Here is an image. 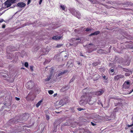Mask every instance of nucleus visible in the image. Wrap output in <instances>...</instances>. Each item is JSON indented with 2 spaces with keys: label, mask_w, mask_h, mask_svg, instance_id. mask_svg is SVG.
Wrapping results in <instances>:
<instances>
[{
  "label": "nucleus",
  "mask_w": 133,
  "mask_h": 133,
  "mask_svg": "<svg viewBox=\"0 0 133 133\" xmlns=\"http://www.w3.org/2000/svg\"><path fill=\"white\" fill-rule=\"evenodd\" d=\"M103 92V91L101 90L96 92H93L91 93H85L81 98V99L79 102L80 104L81 105H83L87 104L89 101H90L91 96L96 95H100Z\"/></svg>",
  "instance_id": "obj_1"
},
{
  "label": "nucleus",
  "mask_w": 133,
  "mask_h": 133,
  "mask_svg": "<svg viewBox=\"0 0 133 133\" xmlns=\"http://www.w3.org/2000/svg\"><path fill=\"white\" fill-rule=\"evenodd\" d=\"M71 12L72 15H74L78 18H79L80 17L81 15L78 12H77L74 10L72 11L71 10Z\"/></svg>",
  "instance_id": "obj_2"
},
{
  "label": "nucleus",
  "mask_w": 133,
  "mask_h": 133,
  "mask_svg": "<svg viewBox=\"0 0 133 133\" xmlns=\"http://www.w3.org/2000/svg\"><path fill=\"white\" fill-rule=\"evenodd\" d=\"M130 85L129 81H125L123 85V88L125 89H128Z\"/></svg>",
  "instance_id": "obj_3"
},
{
  "label": "nucleus",
  "mask_w": 133,
  "mask_h": 133,
  "mask_svg": "<svg viewBox=\"0 0 133 133\" xmlns=\"http://www.w3.org/2000/svg\"><path fill=\"white\" fill-rule=\"evenodd\" d=\"M34 83L31 81L28 82L26 84V87L28 89L30 88H31L32 85Z\"/></svg>",
  "instance_id": "obj_4"
},
{
  "label": "nucleus",
  "mask_w": 133,
  "mask_h": 133,
  "mask_svg": "<svg viewBox=\"0 0 133 133\" xmlns=\"http://www.w3.org/2000/svg\"><path fill=\"white\" fill-rule=\"evenodd\" d=\"M67 101V99L66 98L61 100L59 102V104L62 105L65 104Z\"/></svg>",
  "instance_id": "obj_5"
},
{
  "label": "nucleus",
  "mask_w": 133,
  "mask_h": 133,
  "mask_svg": "<svg viewBox=\"0 0 133 133\" xmlns=\"http://www.w3.org/2000/svg\"><path fill=\"white\" fill-rule=\"evenodd\" d=\"M26 5V4L23 2H19L17 4V6L21 8L24 7Z\"/></svg>",
  "instance_id": "obj_6"
},
{
  "label": "nucleus",
  "mask_w": 133,
  "mask_h": 133,
  "mask_svg": "<svg viewBox=\"0 0 133 133\" xmlns=\"http://www.w3.org/2000/svg\"><path fill=\"white\" fill-rule=\"evenodd\" d=\"M12 3L9 0H8L5 3V4L8 7H10Z\"/></svg>",
  "instance_id": "obj_7"
},
{
  "label": "nucleus",
  "mask_w": 133,
  "mask_h": 133,
  "mask_svg": "<svg viewBox=\"0 0 133 133\" xmlns=\"http://www.w3.org/2000/svg\"><path fill=\"white\" fill-rule=\"evenodd\" d=\"M61 38V36H54L52 37V39H54L58 40Z\"/></svg>",
  "instance_id": "obj_8"
},
{
  "label": "nucleus",
  "mask_w": 133,
  "mask_h": 133,
  "mask_svg": "<svg viewBox=\"0 0 133 133\" xmlns=\"http://www.w3.org/2000/svg\"><path fill=\"white\" fill-rule=\"evenodd\" d=\"M99 31H97L95 32L94 33L91 34L90 35V36H91L92 35H97L99 34Z\"/></svg>",
  "instance_id": "obj_9"
},
{
  "label": "nucleus",
  "mask_w": 133,
  "mask_h": 133,
  "mask_svg": "<svg viewBox=\"0 0 133 133\" xmlns=\"http://www.w3.org/2000/svg\"><path fill=\"white\" fill-rule=\"evenodd\" d=\"M42 102V100H41L39 101L37 104L36 105V106L37 107H38L41 104V103Z\"/></svg>",
  "instance_id": "obj_10"
},
{
  "label": "nucleus",
  "mask_w": 133,
  "mask_h": 133,
  "mask_svg": "<svg viewBox=\"0 0 133 133\" xmlns=\"http://www.w3.org/2000/svg\"><path fill=\"white\" fill-rule=\"evenodd\" d=\"M51 76H50L48 77L47 78L45 79V81H49L51 79Z\"/></svg>",
  "instance_id": "obj_11"
},
{
  "label": "nucleus",
  "mask_w": 133,
  "mask_h": 133,
  "mask_svg": "<svg viewBox=\"0 0 133 133\" xmlns=\"http://www.w3.org/2000/svg\"><path fill=\"white\" fill-rule=\"evenodd\" d=\"M60 7L63 10L66 11L65 10V6L63 5H61Z\"/></svg>",
  "instance_id": "obj_12"
},
{
  "label": "nucleus",
  "mask_w": 133,
  "mask_h": 133,
  "mask_svg": "<svg viewBox=\"0 0 133 133\" xmlns=\"http://www.w3.org/2000/svg\"><path fill=\"white\" fill-rule=\"evenodd\" d=\"M120 79L119 75H117L114 77V79L115 80H117Z\"/></svg>",
  "instance_id": "obj_13"
},
{
  "label": "nucleus",
  "mask_w": 133,
  "mask_h": 133,
  "mask_svg": "<svg viewBox=\"0 0 133 133\" xmlns=\"http://www.w3.org/2000/svg\"><path fill=\"white\" fill-rule=\"evenodd\" d=\"M65 72L64 71V72H61L59 73V74H58V75L57 76L59 77V76L61 75H62L63 74H64Z\"/></svg>",
  "instance_id": "obj_14"
},
{
  "label": "nucleus",
  "mask_w": 133,
  "mask_h": 133,
  "mask_svg": "<svg viewBox=\"0 0 133 133\" xmlns=\"http://www.w3.org/2000/svg\"><path fill=\"white\" fill-rule=\"evenodd\" d=\"M48 93L50 94L51 95L54 93V91L52 90H49L48 91Z\"/></svg>",
  "instance_id": "obj_15"
},
{
  "label": "nucleus",
  "mask_w": 133,
  "mask_h": 133,
  "mask_svg": "<svg viewBox=\"0 0 133 133\" xmlns=\"http://www.w3.org/2000/svg\"><path fill=\"white\" fill-rule=\"evenodd\" d=\"M24 65L27 68L28 67V63L27 62H25V63Z\"/></svg>",
  "instance_id": "obj_16"
},
{
  "label": "nucleus",
  "mask_w": 133,
  "mask_h": 133,
  "mask_svg": "<svg viewBox=\"0 0 133 133\" xmlns=\"http://www.w3.org/2000/svg\"><path fill=\"white\" fill-rule=\"evenodd\" d=\"M10 2H11L12 3H14L15 2V0H9Z\"/></svg>",
  "instance_id": "obj_17"
},
{
  "label": "nucleus",
  "mask_w": 133,
  "mask_h": 133,
  "mask_svg": "<svg viewBox=\"0 0 133 133\" xmlns=\"http://www.w3.org/2000/svg\"><path fill=\"white\" fill-rule=\"evenodd\" d=\"M91 30V29L89 28H87L86 29V30H85V31H88Z\"/></svg>",
  "instance_id": "obj_18"
},
{
  "label": "nucleus",
  "mask_w": 133,
  "mask_h": 133,
  "mask_svg": "<svg viewBox=\"0 0 133 133\" xmlns=\"http://www.w3.org/2000/svg\"><path fill=\"white\" fill-rule=\"evenodd\" d=\"M77 110L79 111H81V110H83L84 109L83 108H77Z\"/></svg>",
  "instance_id": "obj_19"
},
{
  "label": "nucleus",
  "mask_w": 133,
  "mask_h": 133,
  "mask_svg": "<svg viewBox=\"0 0 133 133\" xmlns=\"http://www.w3.org/2000/svg\"><path fill=\"white\" fill-rule=\"evenodd\" d=\"M30 69L31 71H33V67L32 66H30Z\"/></svg>",
  "instance_id": "obj_20"
},
{
  "label": "nucleus",
  "mask_w": 133,
  "mask_h": 133,
  "mask_svg": "<svg viewBox=\"0 0 133 133\" xmlns=\"http://www.w3.org/2000/svg\"><path fill=\"white\" fill-rule=\"evenodd\" d=\"M119 78H123L124 77V76L122 75H119Z\"/></svg>",
  "instance_id": "obj_21"
},
{
  "label": "nucleus",
  "mask_w": 133,
  "mask_h": 133,
  "mask_svg": "<svg viewBox=\"0 0 133 133\" xmlns=\"http://www.w3.org/2000/svg\"><path fill=\"white\" fill-rule=\"evenodd\" d=\"M62 45V44H58L57 45V48L60 47Z\"/></svg>",
  "instance_id": "obj_22"
},
{
  "label": "nucleus",
  "mask_w": 133,
  "mask_h": 133,
  "mask_svg": "<svg viewBox=\"0 0 133 133\" xmlns=\"http://www.w3.org/2000/svg\"><path fill=\"white\" fill-rule=\"evenodd\" d=\"M46 119L47 120H48L49 119V117L48 115H46Z\"/></svg>",
  "instance_id": "obj_23"
},
{
  "label": "nucleus",
  "mask_w": 133,
  "mask_h": 133,
  "mask_svg": "<svg viewBox=\"0 0 133 133\" xmlns=\"http://www.w3.org/2000/svg\"><path fill=\"white\" fill-rule=\"evenodd\" d=\"M91 123L92 125L93 126H95L96 125V124L95 123H94L92 122H91Z\"/></svg>",
  "instance_id": "obj_24"
},
{
  "label": "nucleus",
  "mask_w": 133,
  "mask_h": 133,
  "mask_svg": "<svg viewBox=\"0 0 133 133\" xmlns=\"http://www.w3.org/2000/svg\"><path fill=\"white\" fill-rule=\"evenodd\" d=\"M130 132H133V128H131L130 129Z\"/></svg>",
  "instance_id": "obj_25"
},
{
  "label": "nucleus",
  "mask_w": 133,
  "mask_h": 133,
  "mask_svg": "<svg viewBox=\"0 0 133 133\" xmlns=\"http://www.w3.org/2000/svg\"><path fill=\"white\" fill-rule=\"evenodd\" d=\"M31 2V0H28L27 3V4H29Z\"/></svg>",
  "instance_id": "obj_26"
},
{
  "label": "nucleus",
  "mask_w": 133,
  "mask_h": 133,
  "mask_svg": "<svg viewBox=\"0 0 133 133\" xmlns=\"http://www.w3.org/2000/svg\"><path fill=\"white\" fill-rule=\"evenodd\" d=\"M15 99L17 101H18L20 99V98H19L17 97H15Z\"/></svg>",
  "instance_id": "obj_27"
},
{
  "label": "nucleus",
  "mask_w": 133,
  "mask_h": 133,
  "mask_svg": "<svg viewBox=\"0 0 133 133\" xmlns=\"http://www.w3.org/2000/svg\"><path fill=\"white\" fill-rule=\"evenodd\" d=\"M103 51V50L102 49H101V50H99V52H101V53H102Z\"/></svg>",
  "instance_id": "obj_28"
},
{
  "label": "nucleus",
  "mask_w": 133,
  "mask_h": 133,
  "mask_svg": "<svg viewBox=\"0 0 133 133\" xmlns=\"http://www.w3.org/2000/svg\"><path fill=\"white\" fill-rule=\"evenodd\" d=\"M89 1L91 2V3H95V2H94L93 1H92V0H89Z\"/></svg>",
  "instance_id": "obj_29"
},
{
  "label": "nucleus",
  "mask_w": 133,
  "mask_h": 133,
  "mask_svg": "<svg viewBox=\"0 0 133 133\" xmlns=\"http://www.w3.org/2000/svg\"><path fill=\"white\" fill-rule=\"evenodd\" d=\"M42 1V0H40L39 1V4H41Z\"/></svg>",
  "instance_id": "obj_30"
},
{
  "label": "nucleus",
  "mask_w": 133,
  "mask_h": 133,
  "mask_svg": "<svg viewBox=\"0 0 133 133\" xmlns=\"http://www.w3.org/2000/svg\"><path fill=\"white\" fill-rule=\"evenodd\" d=\"M3 28H5V25H2V27Z\"/></svg>",
  "instance_id": "obj_31"
},
{
  "label": "nucleus",
  "mask_w": 133,
  "mask_h": 133,
  "mask_svg": "<svg viewBox=\"0 0 133 133\" xmlns=\"http://www.w3.org/2000/svg\"><path fill=\"white\" fill-rule=\"evenodd\" d=\"M114 70L113 69H112L111 70V72H114Z\"/></svg>",
  "instance_id": "obj_32"
},
{
  "label": "nucleus",
  "mask_w": 133,
  "mask_h": 133,
  "mask_svg": "<svg viewBox=\"0 0 133 133\" xmlns=\"http://www.w3.org/2000/svg\"><path fill=\"white\" fill-rule=\"evenodd\" d=\"M80 56H84V57H85V56H83V55H82V53H80Z\"/></svg>",
  "instance_id": "obj_33"
},
{
  "label": "nucleus",
  "mask_w": 133,
  "mask_h": 133,
  "mask_svg": "<svg viewBox=\"0 0 133 133\" xmlns=\"http://www.w3.org/2000/svg\"><path fill=\"white\" fill-rule=\"evenodd\" d=\"M3 19H1L0 20V23L2 22L3 21Z\"/></svg>",
  "instance_id": "obj_34"
},
{
  "label": "nucleus",
  "mask_w": 133,
  "mask_h": 133,
  "mask_svg": "<svg viewBox=\"0 0 133 133\" xmlns=\"http://www.w3.org/2000/svg\"><path fill=\"white\" fill-rule=\"evenodd\" d=\"M57 95V94H54V97H55Z\"/></svg>",
  "instance_id": "obj_35"
},
{
  "label": "nucleus",
  "mask_w": 133,
  "mask_h": 133,
  "mask_svg": "<svg viewBox=\"0 0 133 133\" xmlns=\"http://www.w3.org/2000/svg\"><path fill=\"white\" fill-rule=\"evenodd\" d=\"M103 78H104V79L105 78H106V77H105V76H104L103 77Z\"/></svg>",
  "instance_id": "obj_36"
},
{
  "label": "nucleus",
  "mask_w": 133,
  "mask_h": 133,
  "mask_svg": "<svg viewBox=\"0 0 133 133\" xmlns=\"http://www.w3.org/2000/svg\"><path fill=\"white\" fill-rule=\"evenodd\" d=\"M92 45V43H90L89 44V45Z\"/></svg>",
  "instance_id": "obj_37"
},
{
  "label": "nucleus",
  "mask_w": 133,
  "mask_h": 133,
  "mask_svg": "<svg viewBox=\"0 0 133 133\" xmlns=\"http://www.w3.org/2000/svg\"><path fill=\"white\" fill-rule=\"evenodd\" d=\"M72 79H71V80H70V82H72Z\"/></svg>",
  "instance_id": "obj_38"
},
{
  "label": "nucleus",
  "mask_w": 133,
  "mask_h": 133,
  "mask_svg": "<svg viewBox=\"0 0 133 133\" xmlns=\"http://www.w3.org/2000/svg\"><path fill=\"white\" fill-rule=\"evenodd\" d=\"M76 39V40H79V39Z\"/></svg>",
  "instance_id": "obj_39"
},
{
  "label": "nucleus",
  "mask_w": 133,
  "mask_h": 133,
  "mask_svg": "<svg viewBox=\"0 0 133 133\" xmlns=\"http://www.w3.org/2000/svg\"><path fill=\"white\" fill-rule=\"evenodd\" d=\"M78 64H80V63H78Z\"/></svg>",
  "instance_id": "obj_40"
},
{
  "label": "nucleus",
  "mask_w": 133,
  "mask_h": 133,
  "mask_svg": "<svg viewBox=\"0 0 133 133\" xmlns=\"http://www.w3.org/2000/svg\"><path fill=\"white\" fill-rule=\"evenodd\" d=\"M28 95H28L27 96V97H28Z\"/></svg>",
  "instance_id": "obj_41"
},
{
  "label": "nucleus",
  "mask_w": 133,
  "mask_h": 133,
  "mask_svg": "<svg viewBox=\"0 0 133 133\" xmlns=\"http://www.w3.org/2000/svg\"><path fill=\"white\" fill-rule=\"evenodd\" d=\"M22 68L23 69H24V68Z\"/></svg>",
  "instance_id": "obj_42"
}]
</instances>
